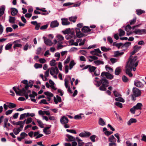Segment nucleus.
<instances>
[{
	"instance_id": "obj_1",
	"label": "nucleus",
	"mask_w": 146,
	"mask_h": 146,
	"mask_svg": "<svg viewBox=\"0 0 146 146\" xmlns=\"http://www.w3.org/2000/svg\"><path fill=\"white\" fill-rule=\"evenodd\" d=\"M19 88L20 87L19 86L17 88L18 90V91H17L15 87H13V88L17 95L25 96L26 99H28L29 97L28 94L26 93V90H25V89L24 88H23L21 89H20Z\"/></svg>"
},
{
	"instance_id": "obj_2",
	"label": "nucleus",
	"mask_w": 146,
	"mask_h": 146,
	"mask_svg": "<svg viewBox=\"0 0 146 146\" xmlns=\"http://www.w3.org/2000/svg\"><path fill=\"white\" fill-rule=\"evenodd\" d=\"M133 94L131 95V99L132 101H135L136 98L140 96L141 92L140 90L136 87H133L132 89Z\"/></svg>"
},
{
	"instance_id": "obj_3",
	"label": "nucleus",
	"mask_w": 146,
	"mask_h": 146,
	"mask_svg": "<svg viewBox=\"0 0 146 146\" xmlns=\"http://www.w3.org/2000/svg\"><path fill=\"white\" fill-rule=\"evenodd\" d=\"M131 56L129 57L125 67V72L126 74L130 77H132L133 75V74L131 73V71L132 70L133 67L129 64V61L130 60L131 58Z\"/></svg>"
},
{
	"instance_id": "obj_4",
	"label": "nucleus",
	"mask_w": 146,
	"mask_h": 146,
	"mask_svg": "<svg viewBox=\"0 0 146 146\" xmlns=\"http://www.w3.org/2000/svg\"><path fill=\"white\" fill-rule=\"evenodd\" d=\"M91 135V133L88 131H84V132L80 133L79 135L80 136L82 137H88Z\"/></svg>"
},
{
	"instance_id": "obj_5",
	"label": "nucleus",
	"mask_w": 146,
	"mask_h": 146,
	"mask_svg": "<svg viewBox=\"0 0 146 146\" xmlns=\"http://www.w3.org/2000/svg\"><path fill=\"white\" fill-rule=\"evenodd\" d=\"M146 30L145 29H136L133 32L135 34L142 35L145 33Z\"/></svg>"
},
{
	"instance_id": "obj_6",
	"label": "nucleus",
	"mask_w": 146,
	"mask_h": 146,
	"mask_svg": "<svg viewBox=\"0 0 146 146\" xmlns=\"http://www.w3.org/2000/svg\"><path fill=\"white\" fill-rule=\"evenodd\" d=\"M101 83L102 85L104 84V85L108 87L109 85V82L108 80L106 79V78L104 77L102 78V79L100 80Z\"/></svg>"
},
{
	"instance_id": "obj_7",
	"label": "nucleus",
	"mask_w": 146,
	"mask_h": 146,
	"mask_svg": "<svg viewBox=\"0 0 146 146\" xmlns=\"http://www.w3.org/2000/svg\"><path fill=\"white\" fill-rule=\"evenodd\" d=\"M60 122L62 124H66L68 122V119L65 116H62L60 119Z\"/></svg>"
},
{
	"instance_id": "obj_8",
	"label": "nucleus",
	"mask_w": 146,
	"mask_h": 146,
	"mask_svg": "<svg viewBox=\"0 0 146 146\" xmlns=\"http://www.w3.org/2000/svg\"><path fill=\"white\" fill-rule=\"evenodd\" d=\"M43 38L45 44L47 45L51 46L53 43L52 41L49 39H48L44 36L43 37Z\"/></svg>"
},
{
	"instance_id": "obj_9",
	"label": "nucleus",
	"mask_w": 146,
	"mask_h": 146,
	"mask_svg": "<svg viewBox=\"0 0 146 146\" xmlns=\"http://www.w3.org/2000/svg\"><path fill=\"white\" fill-rule=\"evenodd\" d=\"M132 56L131 58L129 61V62H130L129 65L133 67L134 66V64L135 62L137 59V56H135L133 59H132Z\"/></svg>"
},
{
	"instance_id": "obj_10",
	"label": "nucleus",
	"mask_w": 146,
	"mask_h": 146,
	"mask_svg": "<svg viewBox=\"0 0 146 146\" xmlns=\"http://www.w3.org/2000/svg\"><path fill=\"white\" fill-rule=\"evenodd\" d=\"M134 85L140 88H142L144 86V85L140 81H134Z\"/></svg>"
},
{
	"instance_id": "obj_11",
	"label": "nucleus",
	"mask_w": 146,
	"mask_h": 146,
	"mask_svg": "<svg viewBox=\"0 0 146 146\" xmlns=\"http://www.w3.org/2000/svg\"><path fill=\"white\" fill-rule=\"evenodd\" d=\"M62 24L63 25H67L70 24V22L68 21V19L65 18H62L61 19Z\"/></svg>"
},
{
	"instance_id": "obj_12",
	"label": "nucleus",
	"mask_w": 146,
	"mask_h": 146,
	"mask_svg": "<svg viewBox=\"0 0 146 146\" xmlns=\"http://www.w3.org/2000/svg\"><path fill=\"white\" fill-rule=\"evenodd\" d=\"M81 30L84 33H87L90 32L91 31V29H90L89 27L85 26L82 28Z\"/></svg>"
},
{
	"instance_id": "obj_13",
	"label": "nucleus",
	"mask_w": 146,
	"mask_h": 146,
	"mask_svg": "<svg viewBox=\"0 0 146 146\" xmlns=\"http://www.w3.org/2000/svg\"><path fill=\"white\" fill-rule=\"evenodd\" d=\"M59 24L58 22L56 20L54 21L51 23L50 27L52 28H55L57 27L59 25Z\"/></svg>"
},
{
	"instance_id": "obj_14",
	"label": "nucleus",
	"mask_w": 146,
	"mask_h": 146,
	"mask_svg": "<svg viewBox=\"0 0 146 146\" xmlns=\"http://www.w3.org/2000/svg\"><path fill=\"white\" fill-rule=\"evenodd\" d=\"M143 107L142 104L141 103H138L135 106H134L136 110H141L142 109V108Z\"/></svg>"
},
{
	"instance_id": "obj_15",
	"label": "nucleus",
	"mask_w": 146,
	"mask_h": 146,
	"mask_svg": "<svg viewBox=\"0 0 146 146\" xmlns=\"http://www.w3.org/2000/svg\"><path fill=\"white\" fill-rule=\"evenodd\" d=\"M124 53L123 52H120L119 51H117L114 52L113 57H118L121 56Z\"/></svg>"
},
{
	"instance_id": "obj_16",
	"label": "nucleus",
	"mask_w": 146,
	"mask_h": 146,
	"mask_svg": "<svg viewBox=\"0 0 146 146\" xmlns=\"http://www.w3.org/2000/svg\"><path fill=\"white\" fill-rule=\"evenodd\" d=\"M56 97L57 98V99L55 97H54V101L55 102V103L56 104H57L58 103V102H60L62 101L61 98L58 95H56Z\"/></svg>"
},
{
	"instance_id": "obj_17",
	"label": "nucleus",
	"mask_w": 146,
	"mask_h": 146,
	"mask_svg": "<svg viewBox=\"0 0 146 146\" xmlns=\"http://www.w3.org/2000/svg\"><path fill=\"white\" fill-rule=\"evenodd\" d=\"M131 43L130 42H127L125 43L124 44H123L122 46L121 47L122 48H125V49L128 48L129 46L131 45Z\"/></svg>"
},
{
	"instance_id": "obj_18",
	"label": "nucleus",
	"mask_w": 146,
	"mask_h": 146,
	"mask_svg": "<svg viewBox=\"0 0 146 146\" xmlns=\"http://www.w3.org/2000/svg\"><path fill=\"white\" fill-rule=\"evenodd\" d=\"M76 141L78 143V146H84V145L85 144V143L82 141L79 138L77 137L76 138Z\"/></svg>"
},
{
	"instance_id": "obj_19",
	"label": "nucleus",
	"mask_w": 146,
	"mask_h": 146,
	"mask_svg": "<svg viewBox=\"0 0 146 146\" xmlns=\"http://www.w3.org/2000/svg\"><path fill=\"white\" fill-rule=\"evenodd\" d=\"M137 122L136 119L131 118L128 121L127 123L128 125H130L131 123H135Z\"/></svg>"
},
{
	"instance_id": "obj_20",
	"label": "nucleus",
	"mask_w": 146,
	"mask_h": 146,
	"mask_svg": "<svg viewBox=\"0 0 146 146\" xmlns=\"http://www.w3.org/2000/svg\"><path fill=\"white\" fill-rule=\"evenodd\" d=\"M11 14L13 16H15L17 15L18 13V11L17 10L14 8H11Z\"/></svg>"
},
{
	"instance_id": "obj_21",
	"label": "nucleus",
	"mask_w": 146,
	"mask_h": 146,
	"mask_svg": "<svg viewBox=\"0 0 146 146\" xmlns=\"http://www.w3.org/2000/svg\"><path fill=\"white\" fill-rule=\"evenodd\" d=\"M121 71L120 67L117 68L115 70V74L116 75H118L120 74Z\"/></svg>"
},
{
	"instance_id": "obj_22",
	"label": "nucleus",
	"mask_w": 146,
	"mask_h": 146,
	"mask_svg": "<svg viewBox=\"0 0 146 146\" xmlns=\"http://www.w3.org/2000/svg\"><path fill=\"white\" fill-rule=\"evenodd\" d=\"M109 141L110 142H115L116 139L113 135H111L108 138Z\"/></svg>"
},
{
	"instance_id": "obj_23",
	"label": "nucleus",
	"mask_w": 146,
	"mask_h": 146,
	"mask_svg": "<svg viewBox=\"0 0 146 146\" xmlns=\"http://www.w3.org/2000/svg\"><path fill=\"white\" fill-rule=\"evenodd\" d=\"M66 136L68 137V141H73L76 140V139L73 136L68 134L66 135Z\"/></svg>"
},
{
	"instance_id": "obj_24",
	"label": "nucleus",
	"mask_w": 146,
	"mask_h": 146,
	"mask_svg": "<svg viewBox=\"0 0 146 146\" xmlns=\"http://www.w3.org/2000/svg\"><path fill=\"white\" fill-rule=\"evenodd\" d=\"M9 119L8 118H5L4 120V125L3 126L4 128H6L7 129H9L8 127L7 126V123L8 122Z\"/></svg>"
},
{
	"instance_id": "obj_25",
	"label": "nucleus",
	"mask_w": 146,
	"mask_h": 146,
	"mask_svg": "<svg viewBox=\"0 0 146 146\" xmlns=\"http://www.w3.org/2000/svg\"><path fill=\"white\" fill-rule=\"evenodd\" d=\"M96 68V67L90 65V67L89 69H88V70L91 73L94 72Z\"/></svg>"
},
{
	"instance_id": "obj_26",
	"label": "nucleus",
	"mask_w": 146,
	"mask_h": 146,
	"mask_svg": "<svg viewBox=\"0 0 146 146\" xmlns=\"http://www.w3.org/2000/svg\"><path fill=\"white\" fill-rule=\"evenodd\" d=\"M12 44L11 43H9L6 44L5 46V48L6 50H9L10 49L12 46Z\"/></svg>"
},
{
	"instance_id": "obj_27",
	"label": "nucleus",
	"mask_w": 146,
	"mask_h": 146,
	"mask_svg": "<svg viewBox=\"0 0 146 146\" xmlns=\"http://www.w3.org/2000/svg\"><path fill=\"white\" fill-rule=\"evenodd\" d=\"M136 13L138 15H140L142 14L145 13V11L140 9H137L136 10Z\"/></svg>"
},
{
	"instance_id": "obj_28",
	"label": "nucleus",
	"mask_w": 146,
	"mask_h": 146,
	"mask_svg": "<svg viewBox=\"0 0 146 146\" xmlns=\"http://www.w3.org/2000/svg\"><path fill=\"white\" fill-rule=\"evenodd\" d=\"M119 36H124L125 35V32L121 29L119 30Z\"/></svg>"
},
{
	"instance_id": "obj_29",
	"label": "nucleus",
	"mask_w": 146,
	"mask_h": 146,
	"mask_svg": "<svg viewBox=\"0 0 146 146\" xmlns=\"http://www.w3.org/2000/svg\"><path fill=\"white\" fill-rule=\"evenodd\" d=\"M99 124L100 125L103 126L105 125V122L104 121L103 119L101 118H100L99 121Z\"/></svg>"
},
{
	"instance_id": "obj_30",
	"label": "nucleus",
	"mask_w": 146,
	"mask_h": 146,
	"mask_svg": "<svg viewBox=\"0 0 146 146\" xmlns=\"http://www.w3.org/2000/svg\"><path fill=\"white\" fill-rule=\"evenodd\" d=\"M34 13L36 14H41L42 15H45L48 14V13H41L39 11H38L37 10H35L34 11Z\"/></svg>"
},
{
	"instance_id": "obj_31",
	"label": "nucleus",
	"mask_w": 146,
	"mask_h": 146,
	"mask_svg": "<svg viewBox=\"0 0 146 146\" xmlns=\"http://www.w3.org/2000/svg\"><path fill=\"white\" fill-rule=\"evenodd\" d=\"M37 94L34 91H32V94H30L29 96L31 98H35V96H37Z\"/></svg>"
},
{
	"instance_id": "obj_32",
	"label": "nucleus",
	"mask_w": 146,
	"mask_h": 146,
	"mask_svg": "<svg viewBox=\"0 0 146 146\" xmlns=\"http://www.w3.org/2000/svg\"><path fill=\"white\" fill-rule=\"evenodd\" d=\"M36 9L37 10H39L43 12V13H48V12L46 10H45V8H40L38 7H37L36 8Z\"/></svg>"
},
{
	"instance_id": "obj_33",
	"label": "nucleus",
	"mask_w": 146,
	"mask_h": 146,
	"mask_svg": "<svg viewBox=\"0 0 146 146\" xmlns=\"http://www.w3.org/2000/svg\"><path fill=\"white\" fill-rule=\"evenodd\" d=\"M20 131L21 130H19V128H15L13 130V131L16 135L18 134Z\"/></svg>"
},
{
	"instance_id": "obj_34",
	"label": "nucleus",
	"mask_w": 146,
	"mask_h": 146,
	"mask_svg": "<svg viewBox=\"0 0 146 146\" xmlns=\"http://www.w3.org/2000/svg\"><path fill=\"white\" fill-rule=\"evenodd\" d=\"M15 18L14 17L9 16V22L10 23H15Z\"/></svg>"
},
{
	"instance_id": "obj_35",
	"label": "nucleus",
	"mask_w": 146,
	"mask_h": 146,
	"mask_svg": "<svg viewBox=\"0 0 146 146\" xmlns=\"http://www.w3.org/2000/svg\"><path fill=\"white\" fill-rule=\"evenodd\" d=\"M107 74L106 75V77L108 79L111 80L113 77V75L108 72H107Z\"/></svg>"
},
{
	"instance_id": "obj_36",
	"label": "nucleus",
	"mask_w": 146,
	"mask_h": 146,
	"mask_svg": "<svg viewBox=\"0 0 146 146\" xmlns=\"http://www.w3.org/2000/svg\"><path fill=\"white\" fill-rule=\"evenodd\" d=\"M141 48V46H139L137 45H135L133 47L134 50L136 52L139 51Z\"/></svg>"
},
{
	"instance_id": "obj_37",
	"label": "nucleus",
	"mask_w": 146,
	"mask_h": 146,
	"mask_svg": "<svg viewBox=\"0 0 146 146\" xmlns=\"http://www.w3.org/2000/svg\"><path fill=\"white\" fill-rule=\"evenodd\" d=\"M5 9V8L3 7H2L0 8V17L3 14Z\"/></svg>"
},
{
	"instance_id": "obj_38",
	"label": "nucleus",
	"mask_w": 146,
	"mask_h": 146,
	"mask_svg": "<svg viewBox=\"0 0 146 146\" xmlns=\"http://www.w3.org/2000/svg\"><path fill=\"white\" fill-rule=\"evenodd\" d=\"M101 49L102 51L104 52H107L111 49L110 48H107L105 46H104L101 47Z\"/></svg>"
},
{
	"instance_id": "obj_39",
	"label": "nucleus",
	"mask_w": 146,
	"mask_h": 146,
	"mask_svg": "<svg viewBox=\"0 0 146 146\" xmlns=\"http://www.w3.org/2000/svg\"><path fill=\"white\" fill-rule=\"evenodd\" d=\"M94 62L96 65H98L101 64H103L104 62L100 60H95Z\"/></svg>"
},
{
	"instance_id": "obj_40",
	"label": "nucleus",
	"mask_w": 146,
	"mask_h": 146,
	"mask_svg": "<svg viewBox=\"0 0 146 146\" xmlns=\"http://www.w3.org/2000/svg\"><path fill=\"white\" fill-rule=\"evenodd\" d=\"M16 105L14 103H10L9 104L8 107L10 108H12L16 107Z\"/></svg>"
},
{
	"instance_id": "obj_41",
	"label": "nucleus",
	"mask_w": 146,
	"mask_h": 146,
	"mask_svg": "<svg viewBox=\"0 0 146 146\" xmlns=\"http://www.w3.org/2000/svg\"><path fill=\"white\" fill-rule=\"evenodd\" d=\"M44 94L49 97H52L53 96V94L52 93L49 92H46L44 93Z\"/></svg>"
},
{
	"instance_id": "obj_42",
	"label": "nucleus",
	"mask_w": 146,
	"mask_h": 146,
	"mask_svg": "<svg viewBox=\"0 0 146 146\" xmlns=\"http://www.w3.org/2000/svg\"><path fill=\"white\" fill-rule=\"evenodd\" d=\"M122 79L123 81L124 82H127L129 80V79L124 75L122 76Z\"/></svg>"
},
{
	"instance_id": "obj_43",
	"label": "nucleus",
	"mask_w": 146,
	"mask_h": 146,
	"mask_svg": "<svg viewBox=\"0 0 146 146\" xmlns=\"http://www.w3.org/2000/svg\"><path fill=\"white\" fill-rule=\"evenodd\" d=\"M115 100L116 101H119L122 102H125L124 100L120 97L116 98L115 99Z\"/></svg>"
},
{
	"instance_id": "obj_44",
	"label": "nucleus",
	"mask_w": 146,
	"mask_h": 146,
	"mask_svg": "<svg viewBox=\"0 0 146 146\" xmlns=\"http://www.w3.org/2000/svg\"><path fill=\"white\" fill-rule=\"evenodd\" d=\"M13 44H14V45L13 47L15 50V49L17 47L21 48L22 47V44H20L15 43Z\"/></svg>"
},
{
	"instance_id": "obj_45",
	"label": "nucleus",
	"mask_w": 146,
	"mask_h": 146,
	"mask_svg": "<svg viewBox=\"0 0 146 146\" xmlns=\"http://www.w3.org/2000/svg\"><path fill=\"white\" fill-rule=\"evenodd\" d=\"M77 17L76 16L71 17H69V19L70 21H72L74 23L76 22Z\"/></svg>"
},
{
	"instance_id": "obj_46",
	"label": "nucleus",
	"mask_w": 146,
	"mask_h": 146,
	"mask_svg": "<svg viewBox=\"0 0 146 146\" xmlns=\"http://www.w3.org/2000/svg\"><path fill=\"white\" fill-rule=\"evenodd\" d=\"M75 64L76 63L74 62V60H72L70 62L69 64L70 69H71Z\"/></svg>"
},
{
	"instance_id": "obj_47",
	"label": "nucleus",
	"mask_w": 146,
	"mask_h": 146,
	"mask_svg": "<svg viewBox=\"0 0 146 146\" xmlns=\"http://www.w3.org/2000/svg\"><path fill=\"white\" fill-rule=\"evenodd\" d=\"M106 86L104 85V84L102 85L99 87V89L101 91H106Z\"/></svg>"
},
{
	"instance_id": "obj_48",
	"label": "nucleus",
	"mask_w": 146,
	"mask_h": 146,
	"mask_svg": "<svg viewBox=\"0 0 146 146\" xmlns=\"http://www.w3.org/2000/svg\"><path fill=\"white\" fill-rule=\"evenodd\" d=\"M55 62L56 60L54 59H53L50 61V64L51 66H54L56 65Z\"/></svg>"
},
{
	"instance_id": "obj_49",
	"label": "nucleus",
	"mask_w": 146,
	"mask_h": 146,
	"mask_svg": "<svg viewBox=\"0 0 146 146\" xmlns=\"http://www.w3.org/2000/svg\"><path fill=\"white\" fill-rule=\"evenodd\" d=\"M94 72L95 76H98L100 74V70L99 69L95 70Z\"/></svg>"
},
{
	"instance_id": "obj_50",
	"label": "nucleus",
	"mask_w": 146,
	"mask_h": 146,
	"mask_svg": "<svg viewBox=\"0 0 146 146\" xmlns=\"http://www.w3.org/2000/svg\"><path fill=\"white\" fill-rule=\"evenodd\" d=\"M96 137V136L95 135H92L90 137V139L92 142H95Z\"/></svg>"
},
{
	"instance_id": "obj_51",
	"label": "nucleus",
	"mask_w": 146,
	"mask_h": 146,
	"mask_svg": "<svg viewBox=\"0 0 146 146\" xmlns=\"http://www.w3.org/2000/svg\"><path fill=\"white\" fill-rule=\"evenodd\" d=\"M50 73L51 75H53L55 73L54 67H52L51 68Z\"/></svg>"
},
{
	"instance_id": "obj_52",
	"label": "nucleus",
	"mask_w": 146,
	"mask_h": 146,
	"mask_svg": "<svg viewBox=\"0 0 146 146\" xmlns=\"http://www.w3.org/2000/svg\"><path fill=\"white\" fill-rule=\"evenodd\" d=\"M20 136L22 137V138L24 139L25 137H27L28 136V135L25 132H23L21 133Z\"/></svg>"
},
{
	"instance_id": "obj_53",
	"label": "nucleus",
	"mask_w": 146,
	"mask_h": 146,
	"mask_svg": "<svg viewBox=\"0 0 146 146\" xmlns=\"http://www.w3.org/2000/svg\"><path fill=\"white\" fill-rule=\"evenodd\" d=\"M131 29V27L129 25H128L125 27V30L127 32L129 31V30Z\"/></svg>"
},
{
	"instance_id": "obj_54",
	"label": "nucleus",
	"mask_w": 146,
	"mask_h": 146,
	"mask_svg": "<svg viewBox=\"0 0 146 146\" xmlns=\"http://www.w3.org/2000/svg\"><path fill=\"white\" fill-rule=\"evenodd\" d=\"M76 36L78 38H80L85 36L84 34L81 33V32L80 33H78L76 35Z\"/></svg>"
},
{
	"instance_id": "obj_55",
	"label": "nucleus",
	"mask_w": 146,
	"mask_h": 146,
	"mask_svg": "<svg viewBox=\"0 0 146 146\" xmlns=\"http://www.w3.org/2000/svg\"><path fill=\"white\" fill-rule=\"evenodd\" d=\"M34 67L36 68H41L42 67V65L41 64L36 63L34 65Z\"/></svg>"
},
{
	"instance_id": "obj_56",
	"label": "nucleus",
	"mask_w": 146,
	"mask_h": 146,
	"mask_svg": "<svg viewBox=\"0 0 146 146\" xmlns=\"http://www.w3.org/2000/svg\"><path fill=\"white\" fill-rule=\"evenodd\" d=\"M37 122L38 123L39 126L41 128H43L44 127V124L40 120H37Z\"/></svg>"
},
{
	"instance_id": "obj_57",
	"label": "nucleus",
	"mask_w": 146,
	"mask_h": 146,
	"mask_svg": "<svg viewBox=\"0 0 146 146\" xmlns=\"http://www.w3.org/2000/svg\"><path fill=\"white\" fill-rule=\"evenodd\" d=\"M66 131L68 132H70V133H74L75 134H76V131L74 129H67L66 130Z\"/></svg>"
},
{
	"instance_id": "obj_58",
	"label": "nucleus",
	"mask_w": 146,
	"mask_h": 146,
	"mask_svg": "<svg viewBox=\"0 0 146 146\" xmlns=\"http://www.w3.org/2000/svg\"><path fill=\"white\" fill-rule=\"evenodd\" d=\"M70 32V29L68 28L63 31V32L64 34H69Z\"/></svg>"
},
{
	"instance_id": "obj_59",
	"label": "nucleus",
	"mask_w": 146,
	"mask_h": 146,
	"mask_svg": "<svg viewBox=\"0 0 146 146\" xmlns=\"http://www.w3.org/2000/svg\"><path fill=\"white\" fill-rule=\"evenodd\" d=\"M13 30V29L11 27H7L6 29V32L7 33H8L9 32H11Z\"/></svg>"
},
{
	"instance_id": "obj_60",
	"label": "nucleus",
	"mask_w": 146,
	"mask_h": 146,
	"mask_svg": "<svg viewBox=\"0 0 146 146\" xmlns=\"http://www.w3.org/2000/svg\"><path fill=\"white\" fill-rule=\"evenodd\" d=\"M113 93L115 97H118V96H121V94L116 90L114 91L113 92Z\"/></svg>"
},
{
	"instance_id": "obj_61",
	"label": "nucleus",
	"mask_w": 146,
	"mask_h": 146,
	"mask_svg": "<svg viewBox=\"0 0 146 146\" xmlns=\"http://www.w3.org/2000/svg\"><path fill=\"white\" fill-rule=\"evenodd\" d=\"M113 132L107 131L104 132V134L107 136H108L113 133Z\"/></svg>"
},
{
	"instance_id": "obj_62",
	"label": "nucleus",
	"mask_w": 146,
	"mask_h": 146,
	"mask_svg": "<svg viewBox=\"0 0 146 146\" xmlns=\"http://www.w3.org/2000/svg\"><path fill=\"white\" fill-rule=\"evenodd\" d=\"M111 63L113 64L117 61V59L114 58H111L110 59Z\"/></svg>"
},
{
	"instance_id": "obj_63",
	"label": "nucleus",
	"mask_w": 146,
	"mask_h": 146,
	"mask_svg": "<svg viewBox=\"0 0 146 146\" xmlns=\"http://www.w3.org/2000/svg\"><path fill=\"white\" fill-rule=\"evenodd\" d=\"M32 119L31 118H28L27 120L26 123V124H28L30 123L32 121Z\"/></svg>"
},
{
	"instance_id": "obj_64",
	"label": "nucleus",
	"mask_w": 146,
	"mask_h": 146,
	"mask_svg": "<svg viewBox=\"0 0 146 146\" xmlns=\"http://www.w3.org/2000/svg\"><path fill=\"white\" fill-rule=\"evenodd\" d=\"M115 105L121 108L123 107V106L122 104L120 102H116L115 103Z\"/></svg>"
}]
</instances>
